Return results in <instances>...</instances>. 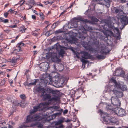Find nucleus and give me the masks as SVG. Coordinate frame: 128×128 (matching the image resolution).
Listing matches in <instances>:
<instances>
[{
	"mask_svg": "<svg viewBox=\"0 0 128 128\" xmlns=\"http://www.w3.org/2000/svg\"><path fill=\"white\" fill-rule=\"evenodd\" d=\"M71 120H69V119H68V120H64V122H70V121H71Z\"/></svg>",
	"mask_w": 128,
	"mask_h": 128,
	"instance_id": "obj_52",
	"label": "nucleus"
},
{
	"mask_svg": "<svg viewBox=\"0 0 128 128\" xmlns=\"http://www.w3.org/2000/svg\"><path fill=\"white\" fill-rule=\"evenodd\" d=\"M55 82L56 85L58 88L62 87L65 80L63 78H55Z\"/></svg>",
	"mask_w": 128,
	"mask_h": 128,
	"instance_id": "obj_11",
	"label": "nucleus"
},
{
	"mask_svg": "<svg viewBox=\"0 0 128 128\" xmlns=\"http://www.w3.org/2000/svg\"><path fill=\"white\" fill-rule=\"evenodd\" d=\"M24 102H21L20 103H18L17 102H16V105L17 106H20L22 108H24V107L26 104L24 103Z\"/></svg>",
	"mask_w": 128,
	"mask_h": 128,
	"instance_id": "obj_28",
	"label": "nucleus"
},
{
	"mask_svg": "<svg viewBox=\"0 0 128 128\" xmlns=\"http://www.w3.org/2000/svg\"><path fill=\"white\" fill-rule=\"evenodd\" d=\"M71 125L72 124H71L70 125H69L68 126L66 127V128H72V126H71Z\"/></svg>",
	"mask_w": 128,
	"mask_h": 128,
	"instance_id": "obj_53",
	"label": "nucleus"
},
{
	"mask_svg": "<svg viewBox=\"0 0 128 128\" xmlns=\"http://www.w3.org/2000/svg\"><path fill=\"white\" fill-rule=\"evenodd\" d=\"M114 112L118 116H125L126 114L125 111L122 108L117 107L114 108Z\"/></svg>",
	"mask_w": 128,
	"mask_h": 128,
	"instance_id": "obj_7",
	"label": "nucleus"
},
{
	"mask_svg": "<svg viewBox=\"0 0 128 128\" xmlns=\"http://www.w3.org/2000/svg\"><path fill=\"white\" fill-rule=\"evenodd\" d=\"M40 110V104L38 106H36L33 107V109L30 112V114L34 113L38 110Z\"/></svg>",
	"mask_w": 128,
	"mask_h": 128,
	"instance_id": "obj_18",
	"label": "nucleus"
},
{
	"mask_svg": "<svg viewBox=\"0 0 128 128\" xmlns=\"http://www.w3.org/2000/svg\"><path fill=\"white\" fill-rule=\"evenodd\" d=\"M54 2L53 1H51V2H45V4H51L53 3Z\"/></svg>",
	"mask_w": 128,
	"mask_h": 128,
	"instance_id": "obj_41",
	"label": "nucleus"
},
{
	"mask_svg": "<svg viewBox=\"0 0 128 128\" xmlns=\"http://www.w3.org/2000/svg\"><path fill=\"white\" fill-rule=\"evenodd\" d=\"M8 82L10 84H13V81L12 80H9Z\"/></svg>",
	"mask_w": 128,
	"mask_h": 128,
	"instance_id": "obj_49",
	"label": "nucleus"
},
{
	"mask_svg": "<svg viewBox=\"0 0 128 128\" xmlns=\"http://www.w3.org/2000/svg\"><path fill=\"white\" fill-rule=\"evenodd\" d=\"M46 90H43L42 93V96H44L43 98L44 100H46L48 99L50 100V98L51 97V96L50 94H46V91H47Z\"/></svg>",
	"mask_w": 128,
	"mask_h": 128,
	"instance_id": "obj_16",
	"label": "nucleus"
},
{
	"mask_svg": "<svg viewBox=\"0 0 128 128\" xmlns=\"http://www.w3.org/2000/svg\"><path fill=\"white\" fill-rule=\"evenodd\" d=\"M116 120L114 118H112L110 116H106L104 117L103 123L106 124H112L115 123Z\"/></svg>",
	"mask_w": 128,
	"mask_h": 128,
	"instance_id": "obj_6",
	"label": "nucleus"
},
{
	"mask_svg": "<svg viewBox=\"0 0 128 128\" xmlns=\"http://www.w3.org/2000/svg\"><path fill=\"white\" fill-rule=\"evenodd\" d=\"M8 22V19H6L4 20L3 22L5 23H7Z\"/></svg>",
	"mask_w": 128,
	"mask_h": 128,
	"instance_id": "obj_48",
	"label": "nucleus"
},
{
	"mask_svg": "<svg viewBox=\"0 0 128 128\" xmlns=\"http://www.w3.org/2000/svg\"><path fill=\"white\" fill-rule=\"evenodd\" d=\"M64 118H63V120H60L56 122H53L51 123V124H54L56 125L60 124L64 122Z\"/></svg>",
	"mask_w": 128,
	"mask_h": 128,
	"instance_id": "obj_22",
	"label": "nucleus"
},
{
	"mask_svg": "<svg viewBox=\"0 0 128 128\" xmlns=\"http://www.w3.org/2000/svg\"><path fill=\"white\" fill-rule=\"evenodd\" d=\"M106 57V56L104 54H98L96 56V58L99 60L104 59Z\"/></svg>",
	"mask_w": 128,
	"mask_h": 128,
	"instance_id": "obj_26",
	"label": "nucleus"
},
{
	"mask_svg": "<svg viewBox=\"0 0 128 128\" xmlns=\"http://www.w3.org/2000/svg\"><path fill=\"white\" fill-rule=\"evenodd\" d=\"M9 128H13V126L11 125L10 124H8V127Z\"/></svg>",
	"mask_w": 128,
	"mask_h": 128,
	"instance_id": "obj_51",
	"label": "nucleus"
},
{
	"mask_svg": "<svg viewBox=\"0 0 128 128\" xmlns=\"http://www.w3.org/2000/svg\"><path fill=\"white\" fill-rule=\"evenodd\" d=\"M80 22H84L85 23H90V21L88 20L87 19H83L82 18H79L78 19Z\"/></svg>",
	"mask_w": 128,
	"mask_h": 128,
	"instance_id": "obj_29",
	"label": "nucleus"
},
{
	"mask_svg": "<svg viewBox=\"0 0 128 128\" xmlns=\"http://www.w3.org/2000/svg\"><path fill=\"white\" fill-rule=\"evenodd\" d=\"M45 18V16L43 13L40 12V21L43 20Z\"/></svg>",
	"mask_w": 128,
	"mask_h": 128,
	"instance_id": "obj_33",
	"label": "nucleus"
},
{
	"mask_svg": "<svg viewBox=\"0 0 128 128\" xmlns=\"http://www.w3.org/2000/svg\"><path fill=\"white\" fill-rule=\"evenodd\" d=\"M34 13H35V14H37V12L36 11V10H34Z\"/></svg>",
	"mask_w": 128,
	"mask_h": 128,
	"instance_id": "obj_61",
	"label": "nucleus"
},
{
	"mask_svg": "<svg viewBox=\"0 0 128 128\" xmlns=\"http://www.w3.org/2000/svg\"><path fill=\"white\" fill-rule=\"evenodd\" d=\"M32 18L33 19H35L36 18V16L34 15H32Z\"/></svg>",
	"mask_w": 128,
	"mask_h": 128,
	"instance_id": "obj_50",
	"label": "nucleus"
},
{
	"mask_svg": "<svg viewBox=\"0 0 128 128\" xmlns=\"http://www.w3.org/2000/svg\"><path fill=\"white\" fill-rule=\"evenodd\" d=\"M111 82L114 83L116 86L120 88L123 91H125L127 90V86L126 85H122L119 82H117L114 79L112 78L110 80Z\"/></svg>",
	"mask_w": 128,
	"mask_h": 128,
	"instance_id": "obj_9",
	"label": "nucleus"
},
{
	"mask_svg": "<svg viewBox=\"0 0 128 128\" xmlns=\"http://www.w3.org/2000/svg\"><path fill=\"white\" fill-rule=\"evenodd\" d=\"M52 60L54 62H60V60L59 59L56 55H55L52 58Z\"/></svg>",
	"mask_w": 128,
	"mask_h": 128,
	"instance_id": "obj_27",
	"label": "nucleus"
},
{
	"mask_svg": "<svg viewBox=\"0 0 128 128\" xmlns=\"http://www.w3.org/2000/svg\"><path fill=\"white\" fill-rule=\"evenodd\" d=\"M123 7L122 6H119L116 7H114L112 9V11L114 13H118L122 12Z\"/></svg>",
	"mask_w": 128,
	"mask_h": 128,
	"instance_id": "obj_13",
	"label": "nucleus"
},
{
	"mask_svg": "<svg viewBox=\"0 0 128 128\" xmlns=\"http://www.w3.org/2000/svg\"><path fill=\"white\" fill-rule=\"evenodd\" d=\"M86 46L87 45L86 44H85V45L83 44V46L85 48H86L87 50H89L91 52H92L94 53H96L97 52V50H96L94 48H93L91 47H90L88 48H87Z\"/></svg>",
	"mask_w": 128,
	"mask_h": 128,
	"instance_id": "obj_17",
	"label": "nucleus"
},
{
	"mask_svg": "<svg viewBox=\"0 0 128 128\" xmlns=\"http://www.w3.org/2000/svg\"><path fill=\"white\" fill-rule=\"evenodd\" d=\"M18 44L19 45V46H18V48H20V46H24V43L21 42L19 43Z\"/></svg>",
	"mask_w": 128,
	"mask_h": 128,
	"instance_id": "obj_40",
	"label": "nucleus"
},
{
	"mask_svg": "<svg viewBox=\"0 0 128 128\" xmlns=\"http://www.w3.org/2000/svg\"><path fill=\"white\" fill-rule=\"evenodd\" d=\"M116 96H112L111 98L112 104L114 105L117 106H120L121 103L118 97L121 98L122 96V92L118 91L116 90H113L112 92Z\"/></svg>",
	"mask_w": 128,
	"mask_h": 128,
	"instance_id": "obj_1",
	"label": "nucleus"
},
{
	"mask_svg": "<svg viewBox=\"0 0 128 128\" xmlns=\"http://www.w3.org/2000/svg\"><path fill=\"white\" fill-rule=\"evenodd\" d=\"M38 83L37 85L35 88L34 93L38 96H39L40 93V82H39V80L36 79L34 82H32L28 84L26 82L24 83V85L26 86H30L32 85L36 84Z\"/></svg>",
	"mask_w": 128,
	"mask_h": 128,
	"instance_id": "obj_3",
	"label": "nucleus"
},
{
	"mask_svg": "<svg viewBox=\"0 0 128 128\" xmlns=\"http://www.w3.org/2000/svg\"><path fill=\"white\" fill-rule=\"evenodd\" d=\"M104 1L103 4L107 8L109 7L110 6V0H104Z\"/></svg>",
	"mask_w": 128,
	"mask_h": 128,
	"instance_id": "obj_21",
	"label": "nucleus"
},
{
	"mask_svg": "<svg viewBox=\"0 0 128 128\" xmlns=\"http://www.w3.org/2000/svg\"><path fill=\"white\" fill-rule=\"evenodd\" d=\"M8 12H6L4 14V15L6 18H7L8 16Z\"/></svg>",
	"mask_w": 128,
	"mask_h": 128,
	"instance_id": "obj_44",
	"label": "nucleus"
},
{
	"mask_svg": "<svg viewBox=\"0 0 128 128\" xmlns=\"http://www.w3.org/2000/svg\"><path fill=\"white\" fill-rule=\"evenodd\" d=\"M5 79L4 78L3 80H2L1 82L0 83V85L2 86L4 85L5 82Z\"/></svg>",
	"mask_w": 128,
	"mask_h": 128,
	"instance_id": "obj_36",
	"label": "nucleus"
},
{
	"mask_svg": "<svg viewBox=\"0 0 128 128\" xmlns=\"http://www.w3.org/2000/svg\"><path fill=\"white\" fill-rule=\"evenodd\" d=\"M52 110H54L56 111H58L59 112H62L63 111V109L62 108L60 109L59 110L60 108L58 106H54L51 107Z\"/></svg>",
	"mask_w": 128,
	"mask_h": 128,
	"instance_id": "obj_23",
	"label": "nucleus"
},
{
	"mask_svg": "<svg viewBox=\"0 0 128 128\" xmlns=\"http://www.w3.org/2000/svg\"><path fill=\"white\" fill-rule=\"evenodd\" d=\"M58 99V97L57 96H54V97H51L50 98V100H49L48 102H45V104L46 105H48L50 104L51 103V102L52 101H56Z\"/></svg>",
	"mask_w": 128,
	"mask_h": 128,
	"instance_id": "obj_15",
	"label": "nucleus"
},
{
	"mask_svg": "<svg viewBox=\"0 0 128 128\" xmlns=\"http://www.w3.org/2000/svg\"><path fill=\"white\" fill-rule=\"evenodd\" d=\"M54 48H55L56 49V50H58V47L57 46V45L56 44L54 46Z\"/></svg>",
	"mask_w": 128,
	"mask_h": 128,
	"instance_id": "obj_54",
	"label": "nucleus"
},
{
	"mask_svg": "<svg viewBox=\"0 0 128 128\" xmlns=\"http://www.w3.org/2000/svg\"><path fill=\"white\" fill-rule=\"evenodd\" d=\"M49 93H52L53 94H57L59 91L56 90H52L51 89L48 88L46 90Z\"/></svg>",
	"mask_w": 128,
	"mask_h": 128,
	"instance_id": "obj_24",
	"label": "nucleus"
},
{
	"mask_svg": "<svg viewBox=\"0 0 128 128\" xmlns=\"http://www.w3.org/2000/svg\"><path fill=\"white\" fill-rule=\"evenodd\" d=\"M26 28H25V29L23 30H20V31L22 32H25V30L26 29Z\"/></svg>",
	"mask_w": 128,
	"mask_h": 128,
	"instance_id": "obj_56",
	"label": "nucleus"
},
{
	"mask_svg": "<svg viewBox=\"0 0 128 128\" xmlns=\"http://www.w3.org/2000/svg\"><path fill=\"white\" fill-rule=\"evenodd\" d=\"M17 27V25L16 24H15L14 26L10 25L9 26L10 28H16Z\"/></svg>",
	"mask_w": 128,
	"mask_h": 128,
	"instance_id": "obj_43",
	"label": "nucleus"
},
{
	"mask_svg": "<svg viewBox=\"0 0 128 128\" xmlns=\"http://www.w3.org/2000/svg\"><path fill=\"white\" fill-rule=\"evenodd\" d=\"M14 124L15 123L14 122H9L8 124H10L11 125L13 126V125H14Z\"/></svg>",
	"mask_w": 128,
	"mask_h": 128,
	"instance_id": "obj_42",
	"label": "nucleus"
},
{
	"mask_svg": "<svg viewBox=\"0 0 128 128\" xmlns=\"http://www.w3.org/2000/svg\"><path fill=\"white\" fill-rule=\"evenodd\" d=\"M62 112H59L54 114V115L55 117H56V116H60L62 114Z\"/></svg>",
	"mask_w": 128,
	"mask_h": 128,
	"instance_id": "obj_37",
	"label": "nucleus"
},
{
	"mask_svg": "<svg viewBox=\"0 0 128 128\" xmlns=\"http://www.w3.org/2000/svg\"><path fill=\"white\" fill-rule=\"evenodd\" d=\"M64 54V51L63 49H61L59 52V54L60 56H62Z\"/></svg>",
	"mask_w": 128,
	"mask_h": 128,
	"instance_id": "obj_34",
	"label": "nucleus"
},
{
	"mask_svg": "<svg viewBox=\"0 0 128 128\" xmlns=\"http://www.w3.org/2000/svg\"><path fill=\"white\" fill-rule=\"evenodd\" d=\"M108 52L107 48L104 47L101 48V50L99 52V53L106 56Z\"/></svg>",
	"mask_w": 128,
	"mask_h": 128,
	"instance_id": "obj_19",
	"label": "nucleus"
},
{
	"mask_svg": "<svg viewBox=\"0 0 128 128\" xmlns=\"http://www.w3.org/2000/svg\"><path fill=\"white\" fill-rule=\"evenodd\" d=\"M106 108L107 110H114V108H112L110 106L108 105V106H106Z\"/></svg>",
	"mask_w": 128,
	"mask_h": 128,
	"instance_id": "obj_39",
	"label": "nucleus"
},
{
	"mask_svg": "<svg viewBox=\"0 0 128 128\" xmlns=\"http://www.w3.org/2000/svg\"><path fill=\"white\" fill-rule=\"evenodd\" d=\"M34 54V55L36 54H37V52L36 51H34L33 52Z\"/></svg>",
	"mask_w": 128,
	"mask_h": 128,
	"instance_id": "obj_57",
	"label": "nucleus"
},
{
	"mask_svg": "<svg viewBox=\"0 0 128 128\" xmlns=\"http://www.w3.org/2000/svg\"><path fill=\"white\" fill-rule=\"evenodd\" d=\"M121 3H123L126 2V0H118Z\"/></svg>",
	"mask_w": 128,
	"mask_h": 128,
	"instance_id": "obj_47",
	"label": "nucleus"
},
{
	"mask_svg": "<svg viewBox=\"0 0 128 128\" xmlns=\"http://www.w3.org/2000/svg\"><path fill=\"white\" fill-rule=\"evenodd\" d=\"M12 9L10 8V9L8 11V12H12Z\"/></svg>",
	"mask_w": 128,
	"mask_h": 128,
	"instance_id": "obj_63",
	"label": "nucleus"
},
{
	"mask_svg": "<svg viewBox=\"0 0 128 128\" xmlns=\"http://www.w3.org/2000/svg\"><path fill=\"white\" fill-rule=\"evenodd\" d=\"M63 32V31L62 29H60L56 30L55 32V33L56 34H58L60 33H62Z\"/></svg>",
	"mask_w": 128,
	"mask_h": 128,
	"instance_id": "obj_35",
	"label": "nucleus"
},
{
	"mask_svg": "<svg viewBox=\"0 0 128 128\" xmlns=\"http://www.w3.org/2000/svg\"><path fill=\"white\" fill-rule=\"evenodd\" d=\"M92 20L93 22H100V25L102 26L103 27V28L104 29L106 30H108L109 26H110V25L109 24L107 23L104 22H100V21H99L96 18H92Z\"/></svg>",
	"mask_w": 128,
	"mask_h": 128,
	"instance_id": "obj_8",
	"label": "nucleus"
},
{
	"mask_svg": "<svg viewBox=\"0 0 128 128\" xmlns=\"http://www.w3.org/2000/svg\"><path fill=\"white\" fill-rule=\"evenodd\" d=\"M70 49L73 52H74L75 51L73 49V48L72 47Z\"/></svg>",
	"mask_w": 128,
	"mask_h": 128,
	"instance_id": "obj_59",
	"label": "nucleus"
},
{
	"mask_svg": "<svg viewBox=\"0 0 128 128\" xmlns=\"http://www.w3.org/2000/svg\"><path fill=\"white\" fill-rule=\"evenodd\" d=\"M22 1V0H21L20 2L19 3H18V4H20V6H22L23 4L24 3V2H25V1H24L21 4H20V3H21ZM17 4H16V5H15V6H16V5H17Z\"/></svg>",
	"mask_w": 128,
	"mask_h": 128,
	"instance_id": "obj_46",
	"label": "nucleus"
},
{
	"mask_svg": "<svg viewBox=\"0 0 128 128\" xmlns=\"http://www.w3.org/2000/svg\"><path fill=\"white\" fill-rule=\"evenodd\" d=\"M47 74H43L42 76V79L40 78V80H47L46 78H47Z\"/></svg>",
	"mask_w": 128,
	"mask_h": 128,
	"instance_id": "obj_32",
	"label": "nucleus"
},
{
	"mask_svg": "<svg viewBox=\"0 0 128 128\" xmlns=\"http://www.w3.org/2000/svg\"><path fill=\"white\" fill-rule=\"evenodd\" d=\"M40 114H35L33 116L30 115L28 116L26 120L27 122H30L35 121L34 122H33L32 124V126H37L38 128L40 127Z\"/></svg>",
	"mask_w": 128,
	"mask_h": 128,
	"instance_id": "obj_2",
	"label": "nucleus"
},
{
	"mask_svg": "<svg viewBox=\"0 0 128 128\" xmlns=\"http://www.w3.org/2000/svg\"><path fill=\"white\" fill-rule=\"evenodd\" d=\"M115 74L117 76L125 77L124 72L120 68H116L115 71Z\"/></svg>",
	"mask_w": 128,
	"mask_h": 128,
	"instance_id": "obj_12",
	"label": "nucleus"
},
{
	"mask_svg": "<svg viewBox=\"0 0 128 128\" xmlns=\"http://www.w3.org/2000/svg\"><path fill=\"white\" fill-rule=\"evenodd\" d=\"M4 20V19L2 18H0V20L2 22H3Z\"/></svg>",
	"mask_w": 128,
	"mask_h": 128,
	"instance_id": "obj_55",
	"label": "nucleus"
},
{
	"mask_svg": "<svg viewBox=\"0 0 128 128\" xmlns=\"http://www.w3.org/2000/svg\"><path fill=\"white\" fill-rule=\"evenodd\" d=\"M81 54L82 58H80V60L83 63L82 65L84 64V67H85V64L87 63L88 61L83 58L86 59H91L92 58V56L88 52L84 51H81Z\"/></svg>",
	"mask_w": 128,
	"mask_h": 128,
	"instance_id": "obj_4",
	"label": "nucleus"
},
{
	"mask_svg": "<svg viewBox=\"0 0 128 128\" xmlns=\"http://www.w3.org/2000/svg\"><path fill=\"white\" fill-rule=\"evenodd\" d=\"M0 128H7L6 126H4L3 127H0Z\"/></svg>",
	"mask_w": 128,
	"mask_h": 128,
	"instance_id": "obj_64",
	"label": "nucleus"
},
{
	"mask_svg": "<svg viewBox=\"0 0 128 128\" xmlns=\"http://www.w3.org/2000/svg\"><path fill=\"white\" fill-rule=\"evenodd\" d=\"M4 31L5 32H9V31L8 30H4Z\"/></svg>",
	"mask_w": 128,
	"mask_h": 128,
	"instance_id": "obj_62",
	"label": "nucleus"
},
{
	"mask_svg": "<svg viewBox=\"0 0 128 128\" xmlns=\"http://www.w3.org/2000/svg\"><path fill=\"white\" fill-rule=\"evenodd\" d=\"M120 21L122 24V28H120L121 30L122 29L124 26L128 23V18L126 16H122L120 17Z\"/></svg>",
	"mask_w": 128,
	"mask_h": 128,
	"instance_id": "obj_10",
	"label": "nucleus"
},
{
	"mask_svg": "<svg viewBox=\"0 0 128 128\" xmlns=\"http://www.w3.org/2000/svg\"><path fill=\"white\" fill-rule=\"evenodd\" d=\"M20 98L22 100H24L26 98V96L24 94L20 95Z\"/></svg>",
	"mask_w": 128,
	"mask_h": 128,
	"instance_id": "obj_38",
	"label": "nucleus"
},
{
	"mask_svg": "<svg viewBox=\"0 0 128 128\" xmlns=\"http://www.w3.org/2000/svg\"><path fill=\"white\" fill-rule=\"evenodd\" d=\"M52 120V119H50L49 117L47 118H40V121H42L44 122H49V121Z\"/></svg>",
	"mask_w": 128,
	"mask_h": 128,
	"instance_id": "obj_25",
	"label": "nucleus"
},
{
	"mask_svg": "<svg viewBox=\"0 0 128 128\" xmlns=\"http://www.w3.org/2000/svg\"><path fill=\"white\" fill-rule=\"evenodd\" d=\"M6 99L8 101L11 102H12L14 101L13 97L12 96H8Z\"/></svg>",
	"mask_w": 128,
	"mask_h": 128,
	"instance_id": "obj_30",
	"label": "nucleus"
},
{
	"mask_svg": "<svg viewBox=\"0 0 128 128\" xmlns=\"http://www.w3.org/2000/svg\"><path fill=\"white\" fill-rule=\"evenodd\" d=\"M2 49L0 48V54H2Z\"/></svg>",
	"mask_w": 128,
	"mask_h": 128,
	"instance_id": "obj_58",
	"label": "nucleus"
},
{
	"mask_svg": "<svg viewBox=\"0 0 128 128\" xmlns=\"http://www.w3.org/2000/svg\"><path fill=\"white\" fill-rule=\"evenodd\" d=\"M69 26L71 28H77L79 30H83L84 28L83 25H82L80 20L74 21L73 23H72L69 24Z\"/></svg>",
	"mask_w": 128,
	"mask_h": 128,
	"instance_id": "obj_5",
	"label": "nucleus"
},
{
	"mask_svg": "<svg viewBox=\"0 0 128 128\" xmlns=\"http://www.w3.org/2000/svg\"><path fill=\"white\" fill-rule=\"evenodd\" d=\"M26 4L29 7L28 10L31 9L34 6L36 5V3L34 0H28L26 2Z\"/></svg>",
	"mask_w": 128,
	"mask_h": 128,
	"instance_id": "obj_14",
	"label": "nucleus"
},
{
	"mask_svg": "<svg viewBox=\"0 0 128 128\" xmlns=\"http://www.w3.org/2000/svg\"><path fill=\"white\" fill-rule=\"evenodd\" d=\"M68 112V110H65L64 112H63V114H65L67 113Z\"/></svg>",
	"mask_w": 128,
	"mask_h": 128,
	"instance_id": "obj_45",
	"label": "nucleus"
},
{
	"mask_svg": "<svg viewBox=\"0 0 128 128\" xmlns=\"http://www.w3.org/2000/svg\"><path fill=\"white\" fill-rule=\"evenodd\" d=\"M60 22L59 21L55 22L53 24L52 26V28L54 27V28H56L57 26L60 24Z\"/></svg>",
	"mask_w": 128,
	"mask_h": 128,
	"instance_id": "obj_31",
	"label": "nucleus"
},
{
	"mask_svg": "<svg viewBox=\"0 0 128 128\" xmlns=\"http://www.w3.org/2000/svg\"><path fill=\"white\" fill-rule=\"evenodd\" d=\"M54 68V69L58 71H61L63 70L64 69L63 66L62 65H61L60 66H59V68H57L56 67V64H54L53 65Z\"/></svg>",
	"mask_w": 128,
	"mask_h": 128,
	"instance_id": "obj_20",
	"label": "nucleus"
},
{
	"mask_svg": "<svg viewBox=\"0 0 128 128\" xmlns=\"http://www.w3.org/2000/svg\"><path fill=\"white\" fill-rule=\"evenodd\" d=\"M126 2H127L126 4V7H128V0Z\"/></svg>",
	"mask_w": 128,
	"mask_h": 128,
	"instance_id": "obj_60",
	"label": "nucleus"
}]
</instances>
